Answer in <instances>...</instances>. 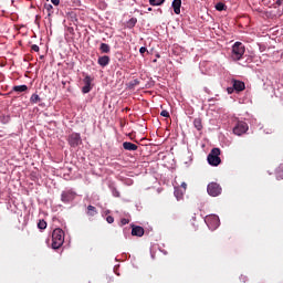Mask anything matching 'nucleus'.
<instances>
[{"mask_svg": "<svg viewBox=\"0 0 283 283\" xmlns=\"http://www.w3.org/2000/svg\"><path fill=\"white\" fill-rule=\"evenodd\" d=\"M67 140H69V145L71 147H78V145H81V143H83V140L81 139V134H78V133L71 134L69 136Z\"/></svg>", "mask_w": 283, "mask_h": 283, "instance_id": "obj_6", "label": "nucleus"}, {"mask_svg": "<svg viewBox=\"0 0 283 283\" xmlns=\"http://www.w3.org/2000/svg\"><path fill=\"white\" fill-rule=\"evenodd\" d=\"M206 222L208 226H211L212 229H218V227H220V218L216 214L208 217Z\"/></svg>", "mask_w": 283, "mask_h": 283, "instance_id": "obj_9", "label": "nucleus"}, {"mask_svg": "<svg viewBox=\"0 0 283 283\" xmlns=\"http://www.w3.org/2000/svg\"><path fill=\"white\" fill-rule=\"evenodd\" d=\"M216 10H218V12H222L224 10H227V4H224V2H218L216 6H214Z\"/></svg>", "mask_w": 283, "mask_h": 283, "instance_id": "obj_21", "label": "nucleus"}, {"mask_svg": "<svg viewBox=\"0 0 283 283\" xmlns=\"http://www.w3.org/2000/svg\"><path fill=\"white\" fill-rule=\"evenodd\" d=\"M132 235H136L137 238H143L145 235V229L140 226H133Z\"/></svg>", "mask_w": 283, "mask_h": 283, "instance_id": "obj_11", "label": "nucleus"}, {"mask_svg": "<svg viewBox=\"0 0 283 283\" xmlns=\"http://www.w3.org/2000/svg\"><path fill=\"white\" fill-rule=\"evenodd\" d=\"M181 6H182V0H174L172 1V8H174L175 14H180Z\"/></svg>", "mask_w": 283, "mask_h": 283, "instance_id": "obj_14", "label": "nucleus"}, {"mask_svg": "<svg viewBox=\"0 0 283 283\" xmlns=\"http://www.w3.org/2000/svg\"><path fill=\"white\" fill-rule=\"evenodd\" d=\"M175 198H177V200H182V196H185V192L182 190H180L179 188H175Z\"/></svg>", "mask_w": 283, "mask_h": 283, "instance_id": "obj_20", "label": "nucleus"}, {"mask_svg": "<svg viewBox=\"0 0 283 283\" xmlns=\"http://www.w3.org/2000/svg\"><path fill=\"white\" fill-rule=\"evenodd\" d=\"M76 198V192H74L73 190H65L62 192L61 195V200L62 202H72V200H74Z\"/></svg>", "mask_w": 283, "mask_h": 283, "instance_id": "obj_8", "label": "nucleus"}, {"mask_svg": "<svg viewBox=\"0 0 283 283\" xmlns=\"http://www.w3.org/2000/svg\"><path fill=\"white\" fill-rule=\"evenodd\" d=\"M245 52H247V48L242 44V42H235L232 45V53H231L232 61H241Z\"/></svg>", "mask_w": 283, "mask_h": 283, "instance_id": "obj_2", "label": "nucleus"}, {"mask_svg": "<svg viewBox=\"0 0 283 283\" xmlns=\"http://www.w3.org/2000/svg\"><path fill=\"white\" fill-rule=\"evenodd\" d=\"M30 103H32L33 105H36V103H41V97L39 96V94H32L30 97Z\"/></svg>", "mask_w": 283, "mask_h": 283, "instance_id": "obj_18", "label": "nucleus"}, {"mask_svg": "<svg viewBox=\"0 0 283 283\" xmlns=\"http://www.w3.org/2000/svg\"><path fill=\"white\" fill-rule=\"evenodd\" d=\"M207 191L209 196H212V198H217V196H220V193H222V187H220L218 182H210L208 185Z\"/></svg>", "mask_w": 283, "mask_h": 283, "instance_id": "obj_5", "label": "nucleus"}, {"mask_svg": "<svg viewBox=\"0 0 283 283\" xmlns=\"http://www.w3.org/2000/svg\"><path fill=\"white\" fill-rule=\"evenodd\" d=\"M207 160L212 167H218V165L222 163V159H220V148H212L207 157Z\"/></svg>", "mask_w": 283, "mask_h": 283, "instance_id": "obj_3", "label": "nucleus"}, {"mask_svg": "<svg viewBox=\"0 0 283 283\" xmlns=\"http://www.w3.org/2000/svg\"><path fill=\"white\" fill-rule=\"evenodd\" d=\"M65 242V232L63 229L57 228L52 232V249H61Z\"/></svg>", "mask_w": 283, "mask_h": 283, "instance_id": "obj_1", "label": "nucleus"}, {"mask_svg": "<svg viewBox=\"0 0 283 283\" xmlns=\"http://www.w3.org/2000/svg\"><path fill=\"white\" fill-rule=\"evenodd\" d=\"M193 125H195L196 129H198V132H200V129H202V120L200 118H196L193 120Z\"/></svg>", "mask_w": 283, "mask_h": 283, "instance_id": "obj_22", "label": "nucleus"}, {"mask_svg": "<svg viewBox=\"0 0 283 283\" xmlns=\"http://www.w3.org/2000/svg\"><path fill=\"white\" fill-rule=\"evenodd\" d=\"M247 132H249V124H247V122H237L233 127V134H235V136H242V134H247Z\"/></svg>", "mask_w": 283, "mask_h": 283, "instance_id": "obj_4", "label": "nucleus"}, {"mask_svg": "<svg viewBox=\"0 0 283 283\" xmlns=\"http://www.w3.org/2000/svg\"><path fill=\"white\" fill-rule=\"evenodd\" d=\"M232 87L235 90V92H244L247 88L244 82L238 80H232Z\"/></svg>", "mask_w": 283, "mask_h": 283, "instance_id": "obj_10", "label": "nucleus"}, {"mask_svg": "<svg viewBox=\"0 0 283 283\" xmlns=\"http://www.w3.org/2000/svg\"><path fill=\"white\" fill-rule=\"evenodd\" d=\"M137 22H138V20H136L135 18H132L129 20V23L133 24V25H136Z\"/></svg>", "mask_w": 283, "mask_h": 283, "instance_id": "obj_33", "label": "nucleus"}, {"mask_svg": "<svg viewBox=\"0 0 283 283\" xmlns=\"http://www.w3.org/2000/svg\"><path fill=\"white\" fill-rule=\"evenodd\" d=\"M86 213L87 216L94 217L96 213H98V210H96V207L94 206H88Z\"/></svg>", "mask_w": 283, "mask_h": 283, "instance_id": "obj_19", "label": "nucleus"}, {"mask_svg": "<svg viewBox=\"0 0 283 283\" xmlns=\"http://www.w3.org/2000/svg\"><path fill=\"white\" fill-rule=\"evenodd\" d=\"M1 123H3V125H7V123H10V116H2Z\"/></svg>", "mask_w": 283, "mask_h": 283, "instance_id": "obj_25", "label": "nucleus"}, {"mask_svg": "<svg viewBox=\"0 0 283 283\" xmlns=\"http://www.w3.org/2000/svg\"><path fill=\"white\" fill-rule=\"evenodd\" d=\"M106 221L108 222V224H114V217L108 216V217L106 218Z\"/></svg>", "mask_w": 283, "mask_h": 283, "instance_id": "obj_28", "label": "nucleus"}, {"mask_svg": "<svg viewBox=\"0 0 283 283\" xmlns=\"http://www.w3.org/2000/svg\"><path fill=\"white\" fill-rule=\"evenodd\" d=\"M13 92H28V85L23 84V85H18V86H13Z\"/></svg>", "mask_w": 283, "mask_h": 283, "instance_id": "obj_17", "label": "nucleus"}, {"mask_svg": "<svg viewBox=\"0 0 283 283\" xmlns=\"http://www.w3.org/2000/svg\"><path fill=\"white\" fill-rule=\"evenodd\" d=\"M160 116L164 118H169V113L167 111H161Z\"/></svg>", "mask_w": 283, "mask_h": 283, "instance_id": "obj_27", "label": "nucleus"}, {"mask_svg": "<svg viewBox=\"0 0 283 283\" xmlns=\"http://www.w3.org/2000/svg\"><path fill=\"white\" fill-rule=\"evenodd\" d=\"M181 187H182L184 191H187V184L182 182Z\"/></svg>", "mask_w": 283, "mask_h": 283, "instance_id": "obj_36", "label": "nucleus"}, {"mask_svg": "<svg viewBox=\"0 0 283 283\" xmlns=\"http://www.w3.org/2000/svg\"><path fill=\"white\" fill-rule=\"evenodd\" d=\"M31 50H32V52H39L40 49H39V45L32 44Z\"/></svg>", "mask_w": 283, "mask_h": 283, "instance_id": "obj_29", "label": "nucleus"}, {"mask_svg": "<svg viewBox=\"0 0 283 283\" xmlns=\"http://www.w3.org/2000/svg\"><path fill=\"white\" fill-rule=\"evenodd\" d=\"M151 10H153L151 8H148V12H151Z\"/></svg>", "mask_w": 283, "mask_h": 283, "instance_id": "obj_38", "label": "nucleus"}, {"mask_svg": "<svg viewBox=\"0 0 283 283\" xmlns=\"http://www.w3.org/2000/svg\"><path fill=\"white\" fill-rule=\"evenodd\" d=\"M165 0H149L150 6H163Z\"/></svg>", "mask_w": 283, "mask_h": 283, "instance_id": "obj_24", "label": "nucleus"}, {"mask_svg": "<svg viewBox=\"0 0 283 283\" xmlns=\"http://www.w3.org/2000/svg\"><path fill=\"white\" fill-rule=\"evenodd\" d=\"M113 196H115V198H120V192L115 189V190L113 191Z\"/></svg>", "mask_w": 283, "mask_h": 283, "instance_id": "obj_31", "label": "nucleus"}, {"mask_svg": "<svg viewBox=\"0 0 283 283\" xmlns=\"http://www.w3.org/2000/svg\"><path fill=\"white\" fill-rule=\"evenodd\" d=\"M125 224H129V219L123 218L120 220V227H125Z\"/></svg>", "mask_w": 283, "mask_h": 283, "instance_id": "obj_26", "label": "nucleus"}, {"mask_svg": "<svg viewBox=\"0 0 283 283\" xmlns=\"http://www.w3.org/2000/svg\"><path fill=\"white\" fill-rule=\"evenodd\" d=\"M145 52H147V48L142 46V48L139 49V54H145Z\"/></svg>", "mask_w": 283, "mask_h": 283, "instance_id": "obj_32", "label": "nucleus"}, {"mask_svg": "<svg viewBox=\"0 0 283 283\" xmlns=\"http://www.w3.org/2000/svg\"><path fill=\"white\" fill-rule=\"evenodd\" d=\"M235 88H233V87H228L227 88V92H228V94H233V91H234Z\"/></svg>", "mask_w": 283, "mask_h": 283, "instance_id": "obj_35", "label": "nucleus"}, {"mask_svg": "<svg viewBox=\"0 0 283 283\" xmlns=\"http://www.w3.org/2000/svg\"><path fill=\"white\" fill-rule=\"evenodd\" d=\"M44 10L48 17H52L54 14V7H52L50 3L44 4Z\"/></svg>", "mask_w": 283, "mask_h": 283, "instance_id": "obj_15", "label": "nucleus"}, {"mask_svg": "<svg viewBox=\"0 0 283 283\" xmlns=\"http://www.w3.org/2000/svg\"><path fill=\"white\" fill-rule=\"evenodd\" d=\"M99 50H101V52H102L103 54H109V52H111L109 44H107V43H102V44L99 45Z\"/></svg>", "mask_w": 283, "mask_h": 283, "instance_id": "obj_16", "label": "nucleus"}, {"mask_svg": "<svg viewBox=\"0 0 283 283\" xmlns=\"http://www.w3.org/2000/svg\"><path fill=\"white\" fill-rule=\"evenodd\" d=\"M132 87L136 86V85H140V81L138 80H134L133 82H130Z\"/></svg>", "mask_w": 283, "mask_h": 283, "instance_id": "obj_30", "label": "nucleus"}, {"mask_svg": "<svg viewBox=\"0 0 283 283\" xmlns=\"http://www.w3.org/2000/svg\"><path fill=\"white\" fill-rule=\"evenodd\" d=\"M276 6H282V0H276Z\"/></svg>", "mask_w": 283, "mask_h": 283, "instance_id": "obj_37", "label": "nucleus"}, {"mask_svg": "<svg viewBox=\"0 0 283 283\" xmlns=\"http://www.w3.org/2000/svg\"><path fill=\"white\" fill-rule=\"evenodd\" d=\"M98 65H101V67H107V65H109V56L108 55H103L99 56L97 60Z\"/></svg>", "mask_w": 283, "mask_h": 283, "instance_id": "obj_13", "label": "nucleus"}, {"mask_svg": "<svg viewBox=\"0 0 283 283\" xmlns=\"http://www.w3.org/2000/svg\"><path fill=\"white\" fill-rule=\"evenodd\" d=\"M38 229H41L42 231H43L44 229H48V222H45V220H40V221L38 222Z\"/></svg>", "mask_w": 283, "mask_h": 283, "instance_id": "obj_23", "label": "nucleus"}, {"mask_svg": "<svg viewBox=\"0 0 283 283\" xmlns=\"http://www.w3.org/2000/svg\"><path fill=\"white\" fill-rule=\"evenodd\" d=\"M51 2L53 3V6H59L61 3V0H51Z\"/></svg>", "mask_w": 283, "mask_h": 283, "instance_id": "obj_34", "label": "nucleus"}, {"mask_svg": "<svg viewBox=\"0 0 283 283\" xmlns=\"http://www.w3.org/2000/svg\"><path fill=\"white\" fill-rule=\"evenodd\" d=\"M94 81V78L90 75H85L83 83L84 86L82 87V92L83 94H90V92H92V82Z\"/></svg>", "mask_w": 283, "mask_h": 283, "instance_id": "obj_7", "label": "nucleus"}, {"mask_svg": "<svg viewBox=\"0 0 283 283\" xmlns=\"http://www.w3.org/2000/svg\"><path fill=\"white\" fill-rule=\"evenodd\" d=\"M123 147L126 151H136L138 149V146L132 142H124Z\"/></svg>", "mask_w": 283, "mask_h": 283, "instance_id": "obj_12", "label": "nucleus"}]
</instances>
